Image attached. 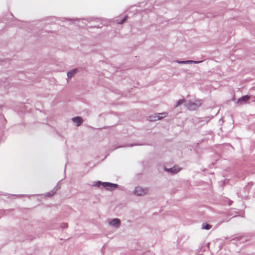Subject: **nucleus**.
Instances as JSON below:
<instances>
[{"label":"nucleus","instance_id":"f257e3e1","mask_svg":"<svg viewBox=\"0 0 255 255\" xmlns=\"http://www.w3.org/2000/svg\"><path fill=\"white\" fill-rule=\"evenodd\" d=\"M254 185V183L253 182H250L247 185H246L243 190V192H245V193L244 195L242 194V193H240L241 197L242 198H247L249 196L250 194V190L251 189V187Z\"/></svg>","mask_w":255,"mask_h":255},{"label":"nucleus","instance_id":"f03ea898","mask_svg":"<svg viewBox=\"0 0 255 255\" xmlns=\"http://www.w3.org/2000/svg\"><path fill=\"white\" fill-rule=\"evenodd\" d=\"M103 186L107 190L112 191L119 187V185L109 182H103Z\"/></svg>","mask_w":255,"mask_h":255},{"label":"nucleus","instance_id":"7ed1b4c3","mask_svg":"<svg viewBox=\"0 0 255 255\" xmlns=\"http://www.w3.org/2000/svg\"><path fill=\"white\" fill-rule=\"evenodd\" d=\"M148 191L147 188H143L140 186H137L134 190V193L137 196H143L145 195Z\"/></svg>","mask_w":255,"mask_h":255},{"label":"nucleus","instance_id":"20e7f679","mask_svg":"<svg viewBox=\"0 0 255 255\" xmlns=\"http://www.w3.org/2000/svg\"><path fill=\"white\" fill-rule=\"evenodd\" d=\"M167 115L166 113H158L157 115L155 114V116H149V121H156L161 119L163 117H166Z\"/></svg>","mask_w":255,"mask_h":255},{"label":"nucleus","instance_id":"39448f33","mask_svg":"<svg viewBox=\"0 0 255 255\" xmlns=\"http://www.w3.org/2000/svg\"><path fill=\"white\" fill-rule=\"evenodd\" d=\"M181 168L177 166H174L173 167L169 168H165L164 170L171 174H175L180 171Z\"/></svg>","mask_w":255,"mask_h":255},{"label":"nucleus","instance_id":"423d86ee","mask_svg":"<svg viewBox=\"0 0 255 255\" xmlns=\"http://www.w3.org/2000/svg\"><path fill=\"white\" fill-rule=\"evenodd\" d=\"M185 106L189 110H195L198 109L195 103L191 101H189L188 103H186Z\"/></svg>","mask_w":255,"mask_h":255},{"label":"nucleus","instance_id":"0eeeda50","mask_svg":"<svg viewBox=\"0 0 255 255\" xmlns=\"http://www.w3.org/2000/svg\"><path fill=\"white\" fill-rule=\"evenodd\" d=\"M110 225L115 227H118L121 224V221L118 218L113 219L110 223Z\"/></svg>","mask_w":255,"mask_h":255},{"label":"nucleus","instance_id":"6e6552de","mask_svg":"<svg viewBox=\"0 0 255 255\" xmlns=\"http://www.w3.org/2000/svg\"><path fill=\"white\" fill-rule=\"evenodd\" d=\"M72 121L76 124L77 126H80L83 122V119L80 117H75L72 119Z\"/></svg>","mask_w":255,"mask_h":255},{"label":"nucleus","instance_id":"1a4fd4ad","mask_svg":"<svg viewBox=\"0 0 255 255\" xmlns=\"http://www.w3.org/2000/svg\"><path fill=\"white\" fill-rule=\"evenodd\" d=\"M201 61H193V60H185V61H180V60H177L176 62L179 64H192V63H195L198 64L200 63Z\"/></svg>","mask_w":255,"mask_h":255},{"label":"nucleus","instance_id":"9d476101","mask_svg":"<svg viewBox=\"0 0 255 255\" xmlns=\"http://www.w3.org/2000/svg\"><path fill=\"white\" fill-rule=\"evenodd\" d=\"M58 184H57L56 186L53 189L52 191L46 193V196L48 197H50L53 196L59 188V187H58Z\"/></svg>","mask_w":255,"mask_h":255},{"label":"nucleus","instance_id":"9b49d317","mask_svg":"<svg viewBox=\"0 0 255 255\" xmlns=\"http://www.w3.org/2000/svg\"><path fill=\"white\" fill-rule=\"evenodd\" d=\"M250 98V96L246 95L243 96L241 98H239L237 102V103L240 104L241 102H246Z\"/></svg>","mask_w":255,"mask_h":255},{"label":"nucleus","instance_id":"f8f14e48","mask_svg":"<svg viewBox=\"0 0 255 255\" xmlns=\"http://www.w3.org/2000/svg\"><path fill=\"white\" fill-rule=\"evenodd\" d=\"M77 69H74L67 72V75L69 78H72L77 72Z\"/></svg>","mask_w":255,"mask_h":255},{"label":"nucleus","instance_id":"ddd939ff","mask_svg":"<svg viewBox=\"0 0 255 255\" xmlns=\"http://www.w3.org/2000/svg\"><path fill=\"white\" fill-rule=\"evenodd\" d=\"M19 22L21 24V25L26 26V27H27L30 30H32L31 28L33 27V24L29 23V22H22V21H19Z\"/></svg>","mask_w":255,"mask_h":255},{"label":"nucleus","instance_id":"4468645a","mask_svg":"<svg viewBox=\"0 0 255 255\" xmlns=\"http://www.w3.org/2000/svg\"><path fill=\"white\" fill-rule=\"evenodd\" d=\"M212 228V226L207 223H203L202 225V228L206 230H209Z\"/></svg>","mask_w":255,"mask_h":255},{"label":"nucleus","instance_id":"2eb2a0df","mask_svg":"<svg viewBox=\"0 0 255 255\" xmlns=\"http://www.w3.org/2000/svg\"><path fill=\"white\" fill-rule=\"evenodd\" d=\"M185 102V100L184 99H180L178 101H177V102H176V105H175V107L177 108L178 107V106H179L180 105H181L182 104H183V103H184Z\"/></svg>","mask_w":255,"mask_h":255},{"label":"nucleus","instance_id":"dca6fc26","mask_svg":"<svg viewBox=\"0 0 255 255\" xmlns=\"http://www.w3.org/2000/svg\"><path fill=\"white\" fill-rule=\"evenodd\" d=\"M101 185L103 186V182L102 181H97L95 182L93 184L92 186H95L99 187Z\"/></svg>","mask_w":255,"mask_h":255},{"label":"nucleus","instance_id":"f3484780","mask_svg":"<svg viewBox=\"0 0 255 255\" xmlns=\"http://www.w3.org/2000/svg\"><path fill=\"white\" fill-rule=\"evenodd\" d=\"M127 15H126L125 17H124L122 19H121L119 21H117V23L118 24H123L127 19Z\"/></svg>","mask_w":255,"mask_h":255},{"label":"nucleus","instance_id":"a211bd4d","mask_svg":"<svg viewBox=\"0 0 255 255\" xmlns=\"http://www.w3.org/2000/svg\"><path fill=\"white\" fill-rule=\"evenodd\" d=\"M197 105V108H198L202 104V101L201 100H196L194 102Z\"/></svg>","mask_w":255,"mask_h":255},{"label":"nucleus","instance_id":"6ab92c4d","mask_svg":"<svg viewBox=\"0 0 255 255\" xmlns=\"http://www.w3.org/2000/svg\"><path fill=\"white\" fill-rule=\"evenodd\" d=\"M83 19L84 20H86L89 22L90 21H92L93 20H98V18H94V17H88V18H87L85 19Z\"/></svg>","mask_w":255,"mask_h":255},{"label":"nucleus","instance_id":"aec40b11","mask_svg":"<svg viewBox=\"0 0 255 255\" xmlns=\"http://www.w3.org/2000/svg\"><path fill=\"white\" fill-rule=\"evenodd\" d=\"M12 195L14 196H16V197H18V196H27L29 198L31 196V195Z\"/></svg>","mask_w":255,"mask_h":255},{"label":"nucleus","instance_id":"412c9836","mask_svg":"<svg viewBox=\"0 0 255 255\" xmlns=\"http://www.w3.org/2000/svg\"><path fill=\"white\" fill-rule=\"evenodd\" d=\"M67 227H68L67 223H63L61 225V228L63 229H65V228H67Z\"/></svg>","mask_w":255,"mask_h":255},{"label":"nucleus","instance_id":"4be33fe9","mask_svg":"<svg viewBox=\"0 0 255 255\" xmlns=\"http://www.w3.org/2000/svg\"><path fill=\"white\" fill-rule=\"evenodd\" d=\"M102 24L101 23V25H102ZM92 27H96V28H101L102 27V25H93L91 26Z\"/></svg>","mask_w":255,"mask_h":255},{"label":"nucleus","instance_id":"5701e85b","mask_svg":"<svg viewBox=\"0 0 255 255\" xmlns=\"http://www.w3.org/2000/svg\"><path fill=\"white\" fill-rule=\"evenodd\" d=\"M226 199L228 201V205L229 206H231L232 204V203H233V201L232 200H231L230 199H228V198H227Z\"/></svg>","mask_w":255,"mask_h":255},{"label":"nucleus","instance_id":"b1692460","mask_svg":"<svg viewBox=\"0 0 255 255\" xmlns=\"http://www.w3.org/2000/svg\"><path fill=\"white\" fill-rule=\"evenodd\" d=\"M247 241V240L246 239H245V238H241L240 239V243H244V241Z\"/></svg>","mask_w":255,"mask_h":255},{"label":"nucleus","instance_id":"393cba45","mask_svg":"<svg viewBox=\"0 0 255 255\" xmlns=\"http://www.w3.org/2000/svg\"><path fill=\"white\" fill-rule=\"evenodd\" d=\"M149 11H151V8H147L146 9H145L144 10V11L145 12H147V13Z\"/></svg>","mask_w":255,"mask_h":255},{"label":"nucleus","instance_id":"a878e982","mask_svg":"<svg viewBox=\"0 0 255 255\" xmlns=\"http://www.w3.org/2000/svg\"><path fill=\"white\" fill-rule=\"evenodd\" d=\"M141 145V144H138V143H134V144H130V146H135V145Z\"/></svg>","mask_w":255,"mask_h":255},{"label":"nucleus","instance_id":"bb28decb","mask_svg":"<svg viewBox=\"0 0 255 255\" xmlns=\"http://www.w3.org/2000/svg\"><path fill=\"white\" fill-rule=\"evenodd\" d=\"M40 23H42V24L43 23V21H38L36 23V24L38 25H39Z\"/></svg>","mask_w":255,"mask_h":255},{"label":"nucleus","instance_id":"cd10ccee","mask_svg":"<svg viewBox=\"0 0 255 255\" xmlns=\"http://www.w3.org/2000/svg\"><path fill=\"white\" fill-rule=\"evenodd\" d=\"M48 19L47 20V21H48ZM50 23H51L50 21H46V22H44V24H49Z\"/></svg>","mask_w":255,"mask_h":255},{"label":"nucleus","instance_id":"c85d7f7f","mask_svg":"<svg viewBox=\"0 0 255 255\" xmlns=\"http://www.w3.org/2000/svg\"><path fill=\"white\" fill-rule=\"evenodd\" d=\"M0 195H5V196H6V194H3L0 191Z\"/></svg>","mask_w":255,"mask_h":255},{"label":"nucleus","instance_id":"c756f323","mask_svg":"<svg viewBox=\"0 0 255 255\" xmlns=\"http://www.w3.org/2000/svg\"><path fill=\"white\" fill-rule=\"evenodd\" d=\"M59 183H60V181H58V183L57 184H59ZM58 187H59V188H60V186H59V184H58Z\"/></svg>","mask_w":255,"mask_h":255},{"label":"nucleus","instance_id":"7c9ffc66","mask_svg":"<svg viewBox=\"0 0 255 255\" xmlns=\"http://www.w3.org/2000/svg\"><path fill=\"white\" fill-rule=\"evenodd\" d=\"M69 20H75V19H69Z\"/></svg>","mask_w":255,"mask_h":255},{"label":"nucleus","instance_id":"2f4dec72","mask_svg":"<svg viewBox=\"0 0 255 255\" xmlns=\"http://www.w3.org/2000/svg\"><path fill=\"white\" fill-rule=\"evenodd\" d=\"M122 146H120L119 147H122ZM119 148V147H116V148Z\"/></svg>","mask_w":255,"mask_h":255},{"label":"nucleus","instance_id":"473e14b6","mask_svg":"<svg viewBox=\"0 0 255 255\" xmlns=\"http://www.w3.org/2000/svg\"><path fill=\"white\" fill-rule=\"evenodd\" d=\"M46 31L49 32V31L47 30H46Z\"/></svg>","mask_w":255,"mask_h":255}]
</instances>
